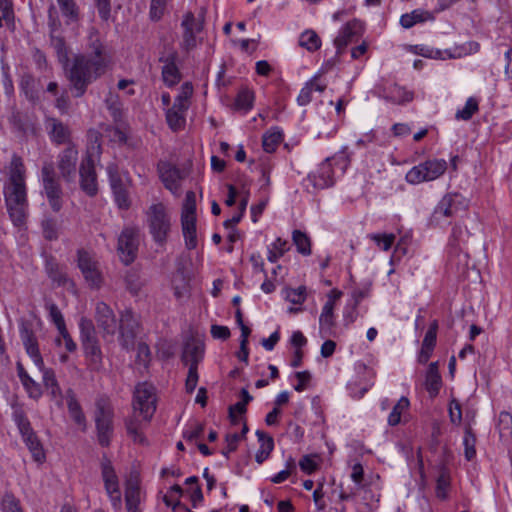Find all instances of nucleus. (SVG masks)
<instances>
[{
    "label": "nucleus",
    "instance_id": "nucleus-38",
    "mask_svg": "<svg viewBox=\"0 0 512 512\" xmlns=\"http://www.w3.org/2000/svg\"><path fill=\"white\" fill-rule=\"evenodd\" d=\"M292 239L299 253L305 256L311 254V241L304 232L300 230H294Z\"/></svg>",
    "mask_w": 512,
    "mask_h": 512
},
{
    "label": "nucleus",
    "instance_id": "nucleus-41",
    "mask_svg": "<svg viewBox=\"0 0 512 512\" xmlns=\"http://www.w3.org/2000/svg\"><path fill=\"white\" fill-rule=\"evenodd\" d=\"M479 110L478 101L474 97L467 99L465 106L456 112V119L464 121L470 120L473 115Z\"/></svg>",
    "mask_w": 512,
    "mask_h": 512
},
{
    "label": "nucleus",
    "instance_id": "nucleus-24",
    "mask_svg": "<svg viewBox=\"0 0 512 512\" xmlns=\"http://www.w3.org/2000/svg\"><path fill=\"white\" fill-rule=\"evenodd\" d=\"M46 129L52 140L57 145L69 143L70 130L67 125L56 118L46 119Z\"/></svg>",
    "mask_w": 512,
    "mask_h": 512
},
{
    "label": "nucleus",
    "instance_id": "nucleus-49",
    "mask_svg": "<svg viewBox=\"0 0 512 512\" xmlns=\"http://www.w3.org/2000/svg\"><path fill=\"white\" fill-rule=\"evenodd\" d=\"M61 12L71 20H77L79 15L78 7L74 0H57Z\"/></svg>",
    "mask_w": 512,
    "mask_h": 512
},
{
    "label": "nucleus",
    "instance_id": "nucleus-58",
    "mask_svg": "<svg viewBox=\"0 0 512 512\" xmlns=\"http://www.w3.org/2000/svg\"><path fill=\"white\" fill-rule=\"evenodd\" d=\"M150 360H151V351H150L149 346L144 342L138 343L136 361L139 364H142L143 366L147 367Z\"/></svg>",
    "mask_w": 512,
    "mask_h": 512
},
{
    "label": "nucleus",
    "instance_id": "nucleus-8",
    "mask_svg": "<svg viewBox=\"0 0 512 512\" xmlns=\"http://www.w3.org/2000/svg\"><path fill=\"white\" fill-rule=\"evenodd\" d=\"M133 409L144 421H150L156 411V390L148 382L136 385L133 393Z\"/></svg>",
    "mask_w": 512,
    "mask_h": 512
},
{
    "label": "nucleus",
    "instance_id": "nucleus-37",
    "mask_svg": "<svg viewBox=\"0 0 512 512\" xmlns=\"http://www.w3.org/2000/svg\"><path fill=\"white\" fill-rule=\"evenodd\" d=\"M410 402L409 399L405 396H402L398 402L394 405L392 411L388 416V424L390 426H396L401 421V415L404 411L409 408Z\"/></svg>",
    "mask_w": 512,
    "mask_h": 512
},
{
    "label": "nucleus",
    "instance_id": "nucleus-29",
    "mask_svg": "<svg viewBox=\"0 0 512 512\" xmlns=\"http://www.w3.org/2000/svg\"><path fill=\"white\" fill-rule=\"evenodd\" d=\"M23 344L27 354L33 359L35 365L42 369L44 366L43 358L40 354L38 343L32 332L25 330V335L22 336Z\"/></svg>",
    "mask_w": 512,
    "mask_h": 512
},
{
    "label": "nucleus",
    "instance_id": "nucleus-36",
    "mask_svg": "<svg viewBox=\"0 0 512 512\" xmlns=\"http://www.w3.org/2000/svg\"><path fill=\"white\" fill-rule=\"evenodd\" d=\"M299 45L309 52H315L321 47V39L314 30H306L299 37Z\"/></svg>",
    "mask_w": 512,
    "mask_h": 512
},
{
    "label": "nucleus",
    "instance_id": "nucleus-12",
    "mask_svg": "<svg viewBox=\"0 0 512 512\" xmlns=\"http://www.w3.org/2000/svg\"><path fill=\"white\" fill-rule=\"evenodd\" d=\"M138 328V317L131 309L120 312L117 329L119 331L118 340L123 349L127 351L133 349Z\"/></svg>",
    "mask_w": 512,
    "mask_h": 512
},
{
    "label": "nucleus",
    "instance_id": "nucleus-55",
    "mask_svg": "<svg viewBox=\"0 0 512 512\" xmlns=\"http://www.w3.org/2000/svg\"><path fill=\"white\" fill-rule=\"evenodd\" d=\"M167 0H151L149 15L151 20L158 21L164 15Z\"/></svg>",
    "mask_w": 512,
    "mask_h": 512
},
{
    "label": "nucleus",
    "instance_id": "nucleus-62",
    "mask_svg": "<svg viewBox=\"0 0 512 512\" xmlns=\"http://www.w3.org/2000/svg\"><path fill=\"white\" fill-rule=\"evenodd\" d=\"M240 435L238 433L227 434L225 437L226 448L222 450V454L228 458L231 452H234L238 447Z\"/></svg>",
    "mask_w": 512,
    "mask_h": 512
},
{
    "label": "nucleus",
    "instance_id": "nucleus-16",
    "mask_svg": "<svg viewBox=\"0 0 512 512\" xmlns=\"http://www.w3.org/2000/svg\"><path fill=\"white\" fill-rule=\"evenodd\" d=\"M468 208V201L459 193H447L434 210L435 218L453 217Z\"/></svg>",
    "mask_w": 512,
    "mask_h": 512
},
{
    "label": "nucleus",
    "instance_id": "nucleus-56",
    "mask_svg": "<svg viewBox=\"0 0 512 512\" xmlns=\"http://www.w3.org/2000/svg\"><path fill=\"white\" fill-rule=\"evenodd\" d=\"M125 283L127 289L133 294L137 295V293L141 289V281L137 272L129 271L125 276Z\"/></svg>",
    "mask_w": 512,
    "mask_h": 512
},
{
    "label": "nucleus",
    "instance_id": "nucleus-6",
    "mask_svg": "<svg viewBox=\"0 0 512 512\" xmlns=\"http://www.w3.org/2000/svg\"><path fill=\"white\" fill-rule=\"evenodd\" d=\"M149 232L159 246H163L171 230V219L162 203L153 204L146 212Z\"/></svg>",
    "mask_w": 512,
    "mask_h": 512
},
{
    "label": "nucleus",
    "instance_id": "nucleus-39",
    "mask_svg": "<svg viewBox=\"0 0 512 512\" xmlns=\"http://www.w3.org/2000/svg\"><path fill=\"white\" fill-rule=\"evenodd\" d=\"M193 93V86L191 83L186 82L181 86V91L179 95L175 98L173 107L177 108L178 110H184L187 111L189 104L188 100L192 96Z\"/></svg>",
    "mask_w": 512,
    "mask_h": 512
},
{
    "label": "nucleus",
    "instance_id": "nucleus-40",
    "mask_svg": "<svg viewBox=\"0 0 512 512\" xmlns=\"http://www.w3.org/2000/svg\"><path fill=\"white\" fill-rule=\"evenodd\" d=\"M186 111L184 110H178L177 108L175 107H171L170 109H168L167 113H166V119H167V122H168V125L170 126L171 129L173 130H179L185 123V117H184V113Z\"/></svg>",
    "mask_w": 512,
    "mask_h": 512
},
{
    "label": "nucleus",
    "instance_id": "nucleus-21",
    "mask_svg": "<svg viewBox=\"0 0 512 512\" xmlns=\"http://www.w3.org/2000/svg\"><path fill=\"white\" fill-rule=\"evenodd\" d=\"M361 29V24L356 20L348 22L341 28L338 36L334 40V45L337 48L338 54H341L345 47L349 43L353 42L356 37H358Z\"/></svg>",
    "mask_w": 512,
    "mask_h": 512
},
{
    "label": "nucleus",
    "instance_id": "nucleus-19",
    "mask_svg": "<svg viewBox=\"0 0 512 512\" xmlns=\"http://www.w3.org/2000/svg\"><path fill=\"white\" fill-rule=\"evenodd\" d=\"M330 161L331 158H326L315 172L309 174L308 179L315 188L324 189L334 184V172Z\"/></svg>",
    "mask_w": 512,
    "mask_h": 512
},
{
    "label": "nucleus",
    "instance_id": "nucleus-10",
    "mask_svg": "<svg viewBox=\"0 0 512 512\" xmlns=\"http://www.w3.org/2000/svg\"><path fill=\"white\" fill-rule=\"evenodd\" d=\"M101 475L105 491L114 509L122 507V495L119 487V479L110 459L104 454L101 459Z\"/></svg>",
    "mask_w": 512,
    "mask_h": 512
},
{
    "label": "nucleus",
    "instance_id": "nucleus-15",
    "mask_svg": "<svg viewBox=\"0 0 512 512\" xmlns=\"http://www.w3.org/2000/svg\"><path fill=\"white\" fill-rule=\"evenodd\" d=\"M79 176L82 191L90 197L95 196L98 193L97 173L93 153L89 150L80 163Z\"/></svg>",
    "mask_w": 512,
    "mask_h": 512
},
{
    "label": "nucleus",
    "instance_id": "nucleus-20",
    "mask_svg": "<svg viewBox=\"0 0 512 512\" xmlns=\"http://www.w3.org/2000/svg\"><path fill=\"white\" fill-rule=\"evenodd\" d=\"M158 171L164 186L172 192L179 189V182L183 178L181 171L174 165L168 162H160L158 164Z\"/></svg>",
    "mask_w": 512,
    "mask_h": 512
},
{
    "label": "nucleus",
    "instance_id": "nucleus-26",
    "mask_svg": "<svg viewBox=\"0 0 512 512\" xmlns=\"http://www.w3.org/2000/svg\"><path fill=\"white\" fill-rule=\"evenodd\" d=\"M66 400L67 407L70 414V417L73 421L83 427V430L86 429V417L83 413V410L76 398V395L72 389L67 390L66 392Z\"/></svg>",
    "mask_w": 512,
    "mask_h": 512
},
{
    "label": "nucleus",
    "instance_id": "nucleus-5",
    "mask_svg": "<svg viewBox=\"0 0 512 512\" xmlns=\"http://www.w3.org/2000/svg\"><path fill=\"white\" fill-rule=\"evenodd\" d=\"M5 203L27 202L25 184V166L20 156L14 154L11 158L8 180L4 186Z\"/></svg>",
    "mask_w": 512,
    "mask_h": 512
},
{
    "label": "nucleus",
    "instance_id": "nucleus-45",
    "mask_svg": "<svg viewBox=\"0 0 512 512\" xmlns=\"http://www.w3.org/2000/svg\"><path fill=\"white\" fill-rule=\"evenodd\" d=\"M320 77L319 74L315 75L312 79H310L305 86L301 89L298 97L297 103L300 106H306L312 101V92L314 87V82Z\"/></svg>",
    "mask_w": 512,
    "mask_h": 512
},
{
    "label": "nucleus",
    "instance_id": "nucleus-2",
    "mask_svg": "<svg viewBox=\"0 0 512 512\" xmlns=\"http://www.w3.org/2000/svg\"><path fill=\"white\" fill-rule=\"evenodd\" d=\"M105 67V60L92 59L87 55L75 56L68 72L73 96L82 97L87 87L104 73Z\"/></svg>",
    "mask_w": 512,
    "mask_h": 512
},
{
    "label": "nucleus",
    "instance_id": "nucleus-54",
    "mask_svg": "<svg viewBox=\"0 0 512 512\" xmlns=\"http://www.w3.org/2000/svg\"><path fill=\"white\" fill-rule=\"evenodd\" d=\"M1 507L3 512H22L19 500L8 493L3 496Z\"/></svg>",
    "mask_w": 512,
    "mask_h": 512
},
{
    "label": "nucleus",
    "instance_id": "nucleus-9",
    "mask_svg": "<svg viewBox=\"0 0 512 512\" xmlns=\"http://www.w3.org/2000/svg\"><path fill=\"white\" fill-rule=\"evenodd\" d=\"M447 162L444 159H432L412 167L406 174L410 184L433 181L445 173Z\"/></svg>",
    "mask_w": 512,
    "mask_h": 512
},
{
    "label": "nucleus",
    "instance_id": "nucleus-31",
    "mask_svg": "<svg viewBox=\"0 0 512 512\" xmlns=\"http://www.w3.org/2000/svg\"><path fill=\"white\" fill-rule=\"evenodd\" d=\"M256 436L260 442V449L255 455V460L257 463L261 464L269 457L270 453L272 452L274 448V440L271 436L267 435L261 430L256 431Z\"/></svg>",
    "mask_w": 512,
    "mask_h": 512
},
{
    "label": "nucleus",
    "instance_id": "nucleus-3",
    "mask_svg": "<svg viewBox=\"0 0 512 512\" xmlns=\"http://www.w3.org/2000/svg\"><path fill=\"white\" fill-rule=\"evenodd\" d=\"M79 331L87 368L98 372L103 367V352L93 321L87 317H81Z\"/></svg>",
    "mask_w": 512,
    "mask_h": 512
},
{
    "label": "nucleus",
    "instance_id": "nucleus-23",
    "mask_svg": "<svg viewBox=\"0 0 512 512\" xmlns=\"http://www.w3.org/2000/svg\"><path fill=\"white\" fill-rule=\"evenodd\" d=\"M205 346L202 342L192 340L185 344L182 361L189 367H195L198 369L199 363L202 361L204 356Z\"/></svg>",
    "mask_w": 512,
    "mask_h": 512
},
{
    "label": "nucleus",
    "instance_id": "nucleus-13",
    "mask_svg": "<svg viewBox=\"0 0 512 512\" xmlns=\"http://www.w3.org/2000/svg\"><path fill=\"white\" fill-rule=\"evenodd\" d=\"M110 186L113 192L114 201L119 209L127 210L131 206V199L129 194L128 178L123 179L119 174L115 164H109L107 167Z\"/></svg>",
    "mask_w": 512,
    "mask_h": 512
},
{
    "label": "nucleus",
    "instance_id": "nucleus-47",
    "mask_svg": "<svg viewBox=\"0 0 512 512\" xmlns=\"http://www.w3.org/2000/svg\"><path fill=\"white\" fill-rule=\"evenodd\" d=\"M43 236L46 240L53 241L58 238L57 221L53 218H45L42 221Z\"/></svg>",
    "mask_w": 512,
    "mask_h": 512
},
{
    "label": "nucleus",
    "instance_id": "nucleus-14",
    "mask_svg": "<svg viewBox=\"0 0 512 512\" xmlns=\"http://www.w3.org/2000/svg\"><path fill=\"white\" fill-rule=\"evenodd\" d=\"M138 234L137 228L125 227L118 237L117 251L125 265L131 264L137 257L139 246Z\"/></svg>",
    "mask_w": 512,
    "mask_h": 512
},
{
    "label": "nucleus",
    "instance_id": "nucleus-28",
    "mask_svg": "<svg viewBox=\"0 0 512 512\" xmlns=\"http://www.w3.org/2000/svg\"><path fill=\"white\" fill-rule=\"evenodd\" d=\"M432 20H434L433 13L422 9H416L411 13L403 14L400 18V24L403 28L409 29L417 23Z\"/></svg>",
    "mask_w": 512,
    "mask_h": 512
},
{
    "label": "nucleus",
    "instance_id": "nucleus-46",
    "mask_svg": "<svg viewBox=\"0 0 512 512\" xmlns=\"http://www.w3.org/2000/svg\"><path fill=\"white\" fill-rule=\"evenodd\" d=\"M463 443L465 446V458L468 461H471L476 455V450H475L476 437L473 434L471 427L466 428Z\"/></svg>",
    "mask_w": 512,
    "mask_h": 512
},
{
    "label": "nucleus",
    "instance_id": "nucleus-59",
    "mask_svg": "<svg viewBox=\"0 0 512 512\" xmlns=\"http://www.w3.org/2000/svg\"><path fill=\"white\" fill-rule=\"evenodd\" d=\"M181 215H196V196L193 191L186 193Z\"/></svg>",
    "mask_w": 512,
    "mask_h": 512
},
{
    "label": "nucleus",
    "instance_id": "nucleus-22",
    "mask_svg": "<svg viewBox=\"0 0 512 512\" xmlns=\"http://www.w3.org/2000/svg\"><path fill=\"white\" fill-rule=\"evenodd\" d=\"M141 490L137 477H130L126 481L125 503L127 512H140Z\"/></svg>",
    "mask_w": 512,
    "mask_h": 512
},
{
    "label": "nucleus",
    "instance_id": "nucleus-42",
    "mask_svg": "<svg viewBox=\"0 0 512 512\" xmlns=\"http://www.w3.org/2000/svg\"><path fill=\"white\" fill-rule=\"evenodd\" d=\"M334 325L335 322L333 311L328 312L322 310L319 317L320 333L322 334V337L330 336Z\"/></svg>",
    "mask_w": 512,
    "mask_h": 512
},
{
    "label": "nucleus",
    "instance_id": "nucleus-53",
    "mask_svg": "<svg viewBox=\"0 0 512 512\" xmlns=\"http://www.w3.org/2000/svg\"><path fill=\"white\" fill-rule=\"evenodd\" d=\"M369 237L384 251H388L395 241L394 234H371Z\"/></svg>",
    "mask_w": 512,
    "mask_h": 512
},
{
    "label": "nucleus",
    "instance_id": "nucleus-48",
    "mask_svg": "<svg viewBox=\"0 0 512 512\" xmlns=\"http://www.w3.org/2000/svg\"><path fill=\"white\" fill-rule=\"evenodd\" d=\"M46 308L49 311V316L51 321L55 324L58 330H64L66 327L64 317L58 308V306L53 302L46 303Z\"/></svg>",
    "mask_w": 512,
    "mask_h": 512
},
{
    "label": "nucleus",
    "instance_id": "nucleus-64",
    "mask_svg": "<svg viewBox=\"0 0 512 512\" xmlns=\"http://www.w3.org/2000/svg\"><path fill=\"white\" fill-rule=\"evenodd\" d=\"M204 433V425L201 423H195L194 426H191L189 429L185 430L183 433V437L187 441H194L203 436Z\"/></svg>",
    "mask_w": 512,
    "mask_h": 512
},
{
    "label": "nucleus",
    "instance_id": "nucleus-7",
    "mask_svg": "<svg viewBox=\"0 0 512 512\" xmlns=\"http://www.w3.org/2000/svg\"><path fill=\"white\" fill-rule=\"evenodd\" d=\"M13 420L18 427L24 443L31 452L33 459L36 462L42 463L45 460L43 446L22 408L14 409Z\"/></svg>",
    "mask_w": 512,
    "mask_h": 512
},
{
    "label": "nucleus",
    "instance_id": "nucleus-51",
    "mask_svg": "<svg viewBox=\"0 0 512 512\" xmlns=\"http://www.w3.org/2000/svg\"><path fill=\"white\" fill-rule=\"evenodd\" d=\"M498 428L502 437L512 433V415L510 413L503 411L499 414Z\"/></svg>",
    "mask_w": 512,
    "mask_h": 512
},
{
    "label": "nucleus",
    "instance_id": "nucleus-43",
    "mask_svg": "<svg viewBox=\"0 0 512 512\" xmlns=\"http://www.w3.org/2000/svg\"><path fill=\"white\" fill-rule=\"evenodd\" d=\"M253 102H254V93L247 88L241 89L238 92L237 97L235 99L236 107L238 109H243L245 111H248L253 107Z\"/></svg>",
    "mask_w": 512,
    "mask_h": 512
},
{
    "label": "nucleus",
    "instance_id": "nucleus-4",
    "mask_svg": "<svg viewBox=\"0 0 512 512\" xmlns=\"http://www.w3.org/2000/svg\"><path fill=\"white\" fill-rule=\"evenodd\" d=\"M93 418L97 441L102 447H108L114 434V407L107 395L95 399Z\"/></svg>",
    "mask_w": 512,
    "mask_h": 512
},
{
    "label": "nucleus",
    "instance_id": "nucleus-25",
    "mask_svg": "<svg viewBox=\"0 0 512 512\" xmlns=\"http://www.w3.org/2000/svg\"><path fill=\"white\" fill-rule=\"evenodd\" d=\"M441 387L442 378L438 370V362H432L426 372L425 388L431 397H435L439 394Z\"/></svg>",
    "mask_w": 512,
    "mask_h": 512
},
{
    "label": "nucleus",
    "instance_id": "nucleus-34",
    "mask_svg": "<svg viewBox=\"0 0 512 512\" xmlns=\"http://www.w3.org/2000/svg\"><path fill=\"white\" fill-rule=\"evenodd\" d=\"M385 98L394 104H403L412 101L413 93L395 84L386 90Z\"/></svg>",
    "mask_w": 512,
    "mask_h": 512
},
{
    "label": "nucleus",
    "instance_id": "nucleus-1",
    "mask_svg": "<svg viewBox=\"0 0 512 512\" xmlns=\"http://www.w3.org/2000/svg\"><path fill=\"white\" fill-rule=\"evenodd\" d=\"M78 162V150L74 144H69L57 157V175L54 163L45 161L41 168L42 194L54 212H59L63 206V189L60 178L66 183L75 181Z\"/></svg>",
    "mask_w": 512,
    "mask_h": 512
},
{
    "label": "nucleus",
    "instance_id": "nucleus-18",
    "mask_svg": "<svg viewBox=\"0 0 512 512\" xmlns=\"http://www.w3.org/2000/svg\"><path fill=\"white\" fill-rule=\"evenodd\" d=\"M95 320L102 337H113L117 331L118 320L112 308L105 302H98L95 307Z\"/></svg>",
    "mask_w": 512,
    "mask_h": 512
},
{
    "label": "nucleus",
    "instance_id": "nucleus-57",
    "mask_svg": "<svg viewBox=\"0 0 512 512\" xmlns=\"http://www.w3.org/2000/svg\"><path fill=\"white\" fill-rule=\"evenodd\" d=\"M181 26L184 31H197L202 30V23L198 22L192 12H187L182 20Z\"/></svg>",
    "mask_w": 512,
    "mask_h": 512
},
{
    "label": "nucleus",
    "instance_id": "nucleus-27",
    "mask_svg": "<svg viewBox=\"0 0 512 512\" xmlns=\"http://www.w3.org/2000/svg\"><path fill=\"white\" fill-rule=\"evenodd\" d=\"M13 225L21 227L25 225L28 216V201L16 203H5Z\"/></svg>",
    "mask_w": 512,
    "mask_h": 512
},
{
    "label": "nucleus",
    "instance_id": "nucleus-11",
    "mask_svg": "<svg viewBox=\"0 0 512 512\" xmlns=\"http://www.w3.org/2000/svg\"><path fill=\"white\" fill-rule=\"evenodd\" d=\"M77 266L91 288H100L103 277L99 269V263L91 252L85 249H78Z\"/></svg>",
    "mask_w": 512,
    "mask_h": 512
},
{
    "label": "nucleus",
    "instance_id": "nucleus-35",
    "mask_svg": "<svg viewBox=\"0 0 512 512\" xmlns=\"http://www.w3.org/2000/svg\"><path fill=\"white\" fill-rule=\"evenodd\" d=\"M17 373L29 396L33 398L39 397L41 394L39 385L28 375L20 362L17 363Z\"/></svg>",
    "mask_w": 512,
    "mask_h": 512
},
{
    "label": "nucleus",
    "instance_id": "nucleus-61",
    "mask_svg": "<svg viewBox=\"0 0 512 512\" xmlns=\"http://www.w3.org/2000/svg\"><path fill=\"white\" fill-rule=\"evenodd\" d=\"M449 417H450L451 423H453L455 425H460L461 424V421H462L461 404L457 400H455V399H453L450 402V405H449Z\"/></svg>",
    "mask_w": 512,
    "mask_h": 512
},
{
    "label": "nucleus",
    "instance_id": "nucleus-32",
    "mask_svg": "<svg viewBox=\"0 0 512 512\" xmlns=\"http://www.w3.org/2000/svg\"><path fill=\"white\" fill-rule=\"evenodd\" d=\"M43 372V383L47 390L54 399L57 400V404H62V391L57 382L55 373L51 369H46L44 366L40 369Z\"/></svg>",
    "mask_w": 512,
    "mask_h": 512
},
{
    "label": "nucleus",
    "instance_id": "nucleus-30",
    "mask_svg": "<svg viewBox=\"0 0 512 512\" xmlns=\"http://www.w3.org/2000/svg\"><path fill=\"white\" fill-rule=\"evenodd\" d=\"M45 270L48 277L54 283H57L59 286L66 284L68 280L67 274L54 257L50 256L46 258Z\"/></svg>",
    "mask_w": 512,
    "mask_h": 512
},
{
    "label": "nucleus",
    "instance_id": "nucleus-50",
    "mask_svg": "<svg viewBox=\"0 0 512 512\" xmlns=\"http://www.w3.org/2000/svg\"><path fill=\"white\" fill-rule=\"evenodd\" d=\"M437 331H438V321L433 320L430 323L429 328L424 336V339L422 341V346L434 350V348L436 346V340H437Z\"/></svg>",
    "mask_w": 512,
    "mask_h": 512
},
{
    "label": "nucleus",
    "instance_id": "nucleus-63",
    "mask_svg": "<svg viewBox=\"0 0 512 512\" xmlns=\"http://www.w3.org/2000/svg\"><path fill=\"white\" fill-rule=\"evenodd\" d=\"M99 17L107 21L111 16V0H94Z\"/></svg>",
    "mask_w": 512,
    "mask_h": 512
},
{
    "label": "nucleus",
    "instance_id": "nucleus-33",
    "mask_svg": "<svg viewBox=\"0 0 512 512\" xmlns=\"http://www.w3.org/2000/svg\"><path fill=\"white\" fill-rule=\"evenodd\" d=\"M451 477L450 471L445 465H440L438 468V476L436 478V496L439 499L445 500L448 496V489L450 487Z\"/></svg>",
    "mask_w": 512,
    "mask_h": 512
},
{
    "label": "nucleus",
    "instance_id": "nucleus-44",
    "mask_svg": "<svg viewBox=\"0 0 512 512\" xmlns=\"http://www.w3.org/2000/svg\"><path fill=\"white\" fill-rule=\"evenodd\" d=\"M282 141V133L279 131L264 134L262 146L265 152L272 153Z\"/></svg>",
    "mask_w": 512,
    "mask_h": 512
},
{
    "label": "nucleus",
    "instance_id": "nucleus-52",
    "mask_svg": "<svg viewBox=\"0 0 512 512\" xmlns=\"http://www.w3.org/2000/svg\"><path fill=\"white\" fill-rule=\"evenodd\" d=\"M59 337L56 339L57 345H64L65 349L73 353L77 350V344L71 337L70 333L68 332L67 328L65 327L64 330H58Z\"/></svg>",
    "mask_w": 512,
    "mask_h": 512
},
{
    "label": "nucleus",
    "instance_id": "nucleus-60",
    "mask_svg": "<svg viewBox=\"0 0 512 512\" xmlns=\"http://www.w3.org/2000/svg\"><path fill=\"white\" fill-rule=\"evenodd\" d=\"M286 298L293 304H302L306 298V287L300 286L297 289H289Z\"/></svg>",
    "mask_w": 512,
    "mask_h": 512
},
{
    "label": "nucleus",
    "instance_id": "nucleus-17",
    "mask_svg": "<svg viewBox=\"0 0 512 512\" xmlns=\"http://www.w3.org/2000/svg\"><path fill=\"white\" fill-rule=\"evenodd\" d=\"M178 53L174 49H169L162 53L159 62L163 63L161 77L164 84L171 88L177 85L182 78L181 72L176 64Z\"/></svg>",
    "mask_w": 512,
    "mask_h": 512
}]
</instances>
